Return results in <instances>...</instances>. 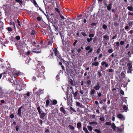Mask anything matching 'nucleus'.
Returning a JSON list of instances; mask_svg holds the SVG:
<instances>
[{"mask_svg":"<svg viewBox=\"0 0 133 133\" xmlns=\"http://www.w3.org/2000/svg\"><path fill=\"white\" fill-rule=\"evenodd\" d=\"M37 62L35 75L38 78L43 77V74L45 71V67L42 65V62L37 61Z\"/></svg>","mask_w":133,"mask_h":133,"instance_id":"f257e3e1","label":"nucleus"},{"mask_svg":"<svg viewBox=\"0 0 133 133\" xmlns=\"http://www.w3.org/2000/svg\"><path fill=\"white\" fill-rule=\"evenodd\" d=\"M54 51L55 52V54L56 56L60 60H63L64 61V60L62 58L59 52L58 51L56 48H54Z\"/></svg>","mask_w":133,"mask_h":133,"instance_id":"f03ea898","label":"nucleus"},{"mask_svg":"<svg viewBox=\"0 0 133 133\" xmlns=\"http://www.w3.org/2000/svg\"><path fill=\"white\" fill-rule=\"evenodd\" d=\"M132 64V62L128 63L127 64V66L128 67V69L129 70V72L130 73H131V71L132 70L131 69Z\"/></svg>","mask_w":133,"mask_h":133,"instance_id":"7ed1b4c3","label":"nucleus"},{"mask_svg":"<svg viewBox=\"0 0 133 133\" xmlns=\"http://www.w3.org/2000/svg\"><path fill=\"white\" fill-rule=\"evenodd\" d=\"M40 114L39 116L40 118L42 119H44L45 116L47 114L43 112L41 113V114Z\"/></svg>","mask_w":133,"mask_h":133,"instance_id":"20e7f679","label":"nucleus"},{"mask_svg":"<svg viewBox=\"0 0 133 133\" xmlns=\"http://www.w3.org/2000/svg\"><path fill=\"white\" fill-rule=\"evenodd\" d=\"M23 108V107L22 106H21L18 108V113L17 114L18 116L20 117H22V115L21 114V110Z\"/></svg>","mask_w":133,"mask_h":133,"instance_id":"39448f33","label":"nucleus"},{"mask_svg":"<svg viewBox=\"0 0 133 133\" xmlns=\"http://www.w3.org/2000/svg\"><path fill=\"white\" fill-rule=\"evenodd\" d=\"M117 117L122 120H125V118L123 115L121 114H119L117 115Z\"/></svg>","mask_w":133,"mask_h":133,"instance_id":"423d86ee","label":"nucleus"},{"mask_svg":"<svg viewBox=\"0 0 133 133\" xmlns=\"http://www.w3.org/2000/svg\"><path fill=\"white\" fill-rule=\"evenodd\" d=\"M101 88L100 86L99 85V83H97L96 85H95L94 87V89L95 90H98Z\"/></svg>","mask_w":133,"mask_h":133,"instance_id":"0eeeda50","label":"nucleus"},{"mask_svg":"<svg viewBox=\"0 0 133 133\" xmlns=\"http://www.w3.org/2000/svg\"><path fill=\"white\" fill-rule=\"evenodd\" d=\"M31 34L32 37H35L36 34V31L35 30H32L31 32Z\"/></svg>","mask_w":133,"mask_h":133,"instance_id":"6e6552de","label":"nucleus"},{"mask_svg":"<svg viewBox=\"0 0 133 133\" xmlns=\"http://www.w3.org/2000/svg\"><path fill=\"white\" fill-rule=\"evenodd\" d=\"M60 111L62 112L64 114H66V111L63 107H61L60 108Z\"/></svg>","mask_w":133,"mask_h":133,"instance_id":"1a4fd4ad","label":"nucleus"},{"mask_svg":"<svg viewBox=\"0 0 133 133\" xmlns=\"http://www.w3.org/2000/svg\"><path fill=\"white\" fill-rule=\"evenodd\" d=\"M101 64L102 65H105V66L106 68L108 66V64L104 61L102 62L101 63Z\"/></svg>","mask_w":133,"mask_h":133,"instance_id":"9d476101","label":"nucleus"},{"mask_svg":"<svg viewBox=\"0 0 133 133\" xmlns=\"http://www.w3.org/2000/svg\"><path fill=\"white\" fill-rule=\"evenodd\" d=\"M112 4L111 3H110L108 6H107V9L108 10L110 11V10L111 8Z\"/></svg>","mask_w":133,"mask_h":133,"instance_id":"9b49d317","label":"nucleus"},{"mask_svg":"<svg viewBox=\"0 0 133 133\" xmlns=\"http://www.w3.org/2000/svg\"><path fill=\"white\" fill-rule=\"evenodd\" d=\"M54 30L56 32V33H55V34L57 35L59 32V30H58V27H57L56 28L54 29Z\"/></svg>","mask_w":133,"mask_h":133,"instance_id":"f8f14e48","label":"nucleus"},{"mask_svg":"<svg viewBox=\"0 0 133 133\" xmlns=\"http://www.w3.org/2000/svg\"><path fill=\"white\" fill-rule=\"evenodd\" d=\"M48 3H46L44 4V5L46 11H47V10H48L49 8V5H48Z\"/></svg>","mask_w":133,"mask_h":133,"instance_id":"ddd939ff","label":"nucleus"},{"mask_svg":"<svg viewBox=\"0 0 133 133\" xmlns=\"http://www.w3.org/2000/svg\"><path fill=\"white\" fill-rule=\"evenodd\" d=\"M99 64V63L97 61L94 62L92 64V66H97Z\"/></svg>","mask_w":133,"mask_h":133,"instance_id":"4468645a","label":"nucleus"},{"mask_svg":"<svg viewBox=\"0 0 133 133\" xmlns=\"http://www.w3.org/2000/svg\"><path fill=\"white\" fill-rule=\"evenodd\" d=\"M72 93L74 95V98H75V97H76L78 93L76 91L74 92V91H73V92H72Z\"/></svg>","mask_w":133,"mask_h":133,"instance_id":"2eb2a0df","label":"nucleus"},{"mask_svg":"<svg viewBox=\"0 0 133 133\" xmlns=\"http://www.w3.org/2000/svg\"><path fill=\"white\" fill-rule=\"evenodd\" d=\"M123 109L125 112H127V110H128V108L125 105H124L123 107Z\"/></svg>","mask_w":133,"mask_h":133,"instance_id":"dca6fc26","label":"nucleus"},{"mask_svg":"<svg viewBox=\"0 0 133 133\" xmlns=\"http://www.w3.org/2000/svg\"><path fill=\"white\" fill-rule=\"evenodd\" d=\"M111 127L113 131H114L116 129V127L114 123H113L111 125Z\"/></svg>","mask_w":133,"mask_h":133,"instance_id":"f3484780","label":"nucleus"},{"mask_svg":"<svg viewBox=\"0 0 133 133\" xmlns=\"http://www.w3.org/2000/svg\"><path fill=\"white\" fill-rule=\"evenodd\" d=\"M89 124L90 125L92 124H95V125H97L98 124V123L96 121H93L91 122H90L89 123Z\"/></svg>","mask_w":133,"mask_h":133,"instance_id":"a211bd4d","label":"nucleus"},{"mask_svg":"<svg viewBox=\"0 0 133 133\" xmlns=\"http://www.w3.org/2000/svg\"><path fill=\"white\" fill-rule=\"evenodd\" d=\"M81 126V122H78L77 124V128L78 129H80Z\"/></svg>","mask_w":133,"mask_h":133,"instance_id":"6ab92c4d","label":"nucleus"},{"mask_svg":"<svg viewBox=\"0 0 133 133\" xmlns=\"http://www.w3.org/2000/svg\"><path fill=\"white\" fill-rule=\"evenodd\" d=\"M95 90L94 89H91L90 91L89 94H94L95 93Z\"/></svg>","mask_w":133,"mask_h":133,"instance_id":"aec40b11","label":"nucleus"},{"mask_svg":"<svg viewBox=\"0 0 133 133\" xmlns=\"http://www.w3.org/2000/svg\"><path fill=\"white\" fill-rule=\"evenodd\" d=\"M50 102L49 100L48 99L46 101V104L45 105V107H47L50 104Z\"/></svg>","mask_w":133,"mask_h":133,"instance_id":"412c9836","label":"nucleus"},{"mask_svg":"<svg viewBox=\"0 0 133 133\" xmlns=\"http://www.w3.org/2000/svg\"><path fill=\"white\" fill-rule=\"evenodd\" d=\"M83 130L85 131V133H89L86 128L83 127Z\"/></svg>","mask_w":133,"mask_h":133,"instance_id":"4be33fe9","label":"nucleus"},{"mask_svg":"<svg viewBox=\"0 0 133 133\" xmlns=\"http://www.w3.org/2000/svg\"><path fill=\"white\" fill-rule=\"evenodd\" d=\"M15 75L16 76H19L21 75V72L19 71H16L15 72Z\"/></svg>","mask_w":133,"mask_h":133,"instance_id":"5701e85b","label":"nucleus"},{"mask_svg":"<svg viewBox=\"0 0 133 133\" xmlns=\"http://www.w3.org/2000/svg\"><path fill=\"white\" fill-rule=\"evenodd\" d=\"M69 83L71 85H73V80L71 79H69Z\"/></svg>","mask_w":133,"mask_h":133,"instance_id":"b1692460","label":"nucleus"},{"mask_svg":"<svg viewBox=\"0 0 133 133\" xmlns=\"http://www.w3.org/2000/svg\"><path fill=\"white\" fill-rule=\"evenodd\" d=\"M37 109L38 110V112L39 114H41V108L39 106L38 107H37Z\"/></svg>","mask_w":133,"mask_h":133,"instance_id":"393cba45","label":"nucleus"},{"mask_svg":"<svg viewBox=\"0 0 133 133\" xmlns=\"http://www.w3.org/2000/svg\"><path fill=\"white\" fill-rule=\"evenodd\" d=\"M68 127L70 130H74L75 129L74 127L70 125H69L68 126Z\"/></svg>","mask_w":133,"mask_h":133,"instance_id":"a878e982","label":"nucleus"},{"mask_svg":"<svg viewBox=\"0 0 133 133\" xmlns=\"http://www.w3.org/2000/svg\"><path fill=\"white\" fill-rule=\"evenodd\" d=\"M121 75L122 78L125 77V75L123 71L122 72L121 74Z\"/></svg>","mask_w":133,"mask_h":133,"instance_id":"bb28decb","label":"nucleus"},{"mask_svg":"<svg viewBox=\"0 0 133 133\" xmlns=\"http://www.w3.org/2000/svg\"><path fill=\"white\" fill-rule=\"evenodd\" d=\"M18 3H19V4L21 5H22V4L23 3V2L22 0H15Z\"/></svg>","mask_w":133,"mask_h":133,"instance_id":"cd10ccee","label":"nucleus"},{"mask_svg":"<svg viewBox=\"0 0 133 133\" xmlns=\"http://www.w3.org/2000/svg\"><path fill=\"white\" fill-rule=\"evenodd\" d=\"M36 42L35 41H34L33 42H32L31 44H32L34 46L36 47V44H37V42L36 41Z\"/></svg>","mask_w":133,"mask_h":133,"instance_id":"c85d7f7f","label":"nucleus"},{"mask_svg":"<svg viewBox=\"0 0 133 133\" xmlns=\"http://www.w3.org/2000/svg\"><path fill=\"white\" fill-rule=\"evenodd\" d=\"M87 127L89 131H91L92 130L93 128L91 126H89L88 125L87 126Z\"/></svg>","mask_w":133,"mask_h":133,"instance_id":"c756f323","label":"nucleus"},{"mask_svg":"<svg viewBox=\"0 0 133 133\" xmlns=\"http://www.w3.org/2000/svg\"><path fill=\"white\" fill-rule=\"evenodd\" d=\"M59 33L61 38L62 39V40H63H63L64 39V36L62 35V33L60 32H59Z\"/></svg>","mask_w":133,"mask_h":133,"instance_id":"7c9ffc66","label":"nucleus"},{"mask_svg":"<svg viewBox=\"0 0 133 133\" xmlns=\"http://www.w3.org/2000/svg\"><path fill=\"white\" fill-rule=\"evenodd\" d=\"M33 3H34V5H35V6L36 7H37V6H38V5L37 4L36 2V1L35 0H33Z\"/></svg>","mask_w":133,"mask_h":133,"instance_id":"2f4dec72","label":"nucleus"},{"mask_svg":"<svg viewBox=\"0 0 133 133\" xmlns=\"http://www.w3.org/2000/svg\"><path fill=\"white\" fill-rule=\"evenodd\" d=\"M127 8L130 11H131L132 10L133 8L132 6H128L127 7Z\"/></svg>","mask_w":133,"mask_h":133,"instance_id":"473e14b6","label":"nucleus"},{"mask_svg":"<svg viewBox=\"0 0 133 133\" xmlns=\"http://www.w3.org/2000/svg\"><path fill=\"white\" fill-rule=\"evenodd\" d=\"M97 74L98 75V78H100L102 75V74H101V72L100 71H98Z\"/></svg>","mask_w":133,"mask_h":133,"instance_id":"72a5a7b5","label":"nucleus"},{"mask_svg":"<svg viewBox=\"0 0 133 133\" xmlns=\"http://www.w3.org/2000/svg\"><path fill=\"white\" fill-rule=\"evenodd\" d=\"M52 103L53 105H55L57 103V101L55 100H54L52 101Z\"/></svg>","mask_w":133,"mask_h":133,"instance_id":"f704fd0d","label":"nucleus"},{"mask_svg":"<svg viewBox=\"0 0 133 133\" xmlns=\"http://www.w3.org/2000/svg\"><path fill=\"white\" fill-rule=\"evenodd\" d=\"M91 81L90 80H88L87 82V84L89 86L91 83Z\"/></svg>","mask_w":133,"mask_h":133,"instance_id":"c9c22d12","label":"nucleus"},{"mask_svg":"<svg viewBox=\"0 0 133 133\" xmlns=\"http://www.w3.org/2000/svg\"><path fill=\"white\" fill-rule=\"evenodd\" d=\"M94 36V34H90L89 35V36L90 38H93Z\"/></svg>","mask_w":133,"mask_h":133,"instance_id":"e433bc0d","label":"nucleus"},{"mask_svg":"<svg viewBox=\"0 0 133 133\" xmlns=\"http://www.w3.org/2000/svg\"><path fill=\"white\" fill-rule=\"evenodd\" d=\"M94 131L97 133H101V131L98 129H95L94 130Z\"/></svg>","mask_w":133,"mask_h":133,"instance_id":"4c0bfd02","label":"nucleus"},{"mask_svg":"<svg viewBox=\"0 0 133 133\" xmlns=\"http://www.w3.org/2000/svg\"><path fill=\"white\" fill-rule=\"evenodd\" d=\"M103 38L107 40L109 39V36L108 35H104L103 36Z\"/></svg>","mask_w":133,"mask_h":133,"instance_id":"58836bf2","label":"nucleus"},{"mask_svg":"<svg viewBox=\"0 0 133 133\" xmlns=\"http://www.w3.org/2000/svg\"><path fill=\"white\" fill-rule=\"evenodd\" d=\"M97 94L98 97H101L102 95V94L101 92H97Z\"/></svg>","mask_w":133,"mask_h":133,"instance_id":"ea45409f","label":"nucleus"},{"mask_svg":"<svg viewBox=\"0 0 133 133\" xmlns=\"http://www.w3.org/2000/svg\"><path fill=\"white\" fill-rule=\"evenodd\" d=\"M69 92V90H68L66 92V95L67 96L66 98L67 99V100L68 101H69V98H68V95L69 94V93H68Z\"/></svg>","mask_w":133,"mask_h":133,"instance_id":"a19ab883","label":"nucleus"},{"mask_svg":"<svg viewBox=\"0 0 133 133\" xmlns=\"http://www.w3.org/2000/svg\"><path fill=\"white\" fill-rule=\"evenodd\" d=\"M91 48V46H87L85 48V49L86 50L88 51Z\"/></svg>","mask_w":133,"mask_h":133,"instance_id":"79ce46f5","label":"nucleus"},{"mask_svg":"<svg viewBox=\"0 0 133 133\" xmlns=\"http://www.w3.org/2000/svg\"><path fill=\"white\" fill-rule=\"evenodd\" d=\"M61 67H62V70H63L62 71L61 70H60V71L61 72H62V73L63 72V71H65V68L64 67V66H63V65H62V66H61Z\"/></svg>","mask_w":133,"mask_h":133,"instance_id":"37998d69","label":"nucleus"},{"mask_svg":"<svg viewBox=\"0 0 133 133\" xmlns=\"http://www.w3.org/2000/svg\"><path fill=\"white\" fill-rule=\"evenodd\" d=\"M6 73L5 72H4L3 73H2V75L3 76V77H5L6 76Z\"/></svg>","mask_w":133,"mask_h":133,"instance_id":"c03bdc74","label":"nucleus"},{"mask_svg":"<svg viewBox=\"0 0 133 133\" xmlns=\"http://www.w3.org/2000/svg\"><path fill=\"white\" fill-rule=\"evenodd\" d=\"M103 29L104 30H106L107 28V26L105 24H103Z\"/></svg>","mask_w":133,"mask_h":133,"instance_id":"a18cd8bd","label":"nucleus"},{"mask_svg":"<svg viewBox=\"0 0 133 133\" xmlns=\"http://www.w3.org/2000/svg\"><path fill=\"white\" fill-rule=\"evenodd\" d=\"M114 50L112 49H110L108 50V52L109 53H111L113 52Z\"/></svg>","mask_w":133,"mask_h":133,"instance_id":"49530a36","label":"nucleus"},{"mask_svg":"<svg viewBox=\"0 0 133 133\" xmlns=\"http://www.w3.org/2000/svg\"><path fill=\"white\" fill-rule=\"evenodd\" d=\"M77 42V40L76 39L75 40V42L73 43V46L74 47L76 46V44Z\"/></svg>","mask_w":133,"mask_h":133,"instance_id":"de8ad7c7","label":"nucleus"},{"mask_svg":"<svg viewBox=\"0 0 133 133\" xmlns=\"http://www.w3.org/2000/svg\"><path fill=\"white\" fill-rule=\"evenodd\" d=\"M7 28V29L9 31H11H11H12L13 30L10 27H8Z\"/></svg>","mask_w":133,"mask_h":133,"instance_id":"09e8293b","label":"nucleus"},{"mask_svg":"<svg viewBox=\"0 0 133 133\" xmlns=\"http://www.w3.org/2000/svg\"><path fill=\"white\" fill-rule=\"evenodd\" d=\"M20 37L19 36H16L15 37V39L17 40H19L20 39Z\"/></svg>","mask_w":133,"mask_h":133,"instance_id":"8fccbe9b","label":"nucleus"},{"mask_svg":"<svg viewBox=\"0 0 133 133\" xmlns=\"http://www.w3.org/2000/svg\"><path fill=\"white\" fill-rule=\"evenodd\" d=\"M4 93L0 92V98H2L3 97Z\"/></svg>","mask_w":133,"mask_h":133,"instance_id":"3c124183","label":"nucleus"},{"mask_svg":"<svg viewBox=\"0 0 133 133\" xmlns=\"http://www.w3.org/2000/svg\"><path fill=\"white\" fill-rule=\"evenodd\" d=\"M81 34L83 36H87V35L86 34L85 32H81Z\"/></svg>","mask_w":133,"mask_h":133,"instance_id":"603ef678","label":"nucleus"},{"mask_svg":"<svg viewBox=\"0 0 133 133\" xmlns=\"http://www.w3.org/2000/svg\"><path fill=\"white\" fill-rule=\"evenodd\" d=\"M133 24V22L131 21H130L128 23V25L130 26H132Z\"/></svg>","mask_w":133,"mask_h":133,"instance_id":"864d4df0","label":"nucleus"},{"mask_svg":"<svg viewBox=\"0 0 133 133\" xmlns=\"http://www.w3.org/2000/svg\"><path fill=\"white\" fill-rule=\"evenodd\" d=\"M100 120L102 122H103L105 120L104 118L103 117H101L100 118Z\"/></svg>","mask_w":133,"mask_h":133,"instance_id":"5fc2aeb1","label":"nucleus"},{"mask_svg":"<svg viewBox=\"0 0 133 133\" xmlns=\"http://www.w3.org/2000/svg\"><path fill=\"white\" fill-rule=\"evenodd\" d=\"M111 123L110 122H107L105 123V124L106 125H111Z\"/></svg>","mask_w":133,"mask_h":133,"instance_id":"6e6d98bb","label":"nucleus"},{"mask_svg":"<svg viewBox=\"0 0 133 133\" xmlns=\"http://www.w3.org/2000/svg\"><path fill=\"white\" fill-rule=\"evenodd\" d=\"M70 109L71 110L73 111L74 112H76V111L72 107H70Z\"/></svg>","mask_w":133,"mask_h":133,"instance_id":"4d7b16f0","label":"nucleus"},{"mask_svg":"<svg viewBox=\"0 0 133 133\" xmlns=\"http://www.w3.org/2000/svg\"><path fill=\"white\" fill-rule=\"evenodd\" d=\"M52 23L53 26L57 25V23L55 22L54 21L53 22H52Z\"/></svg>","mask_w":133,"mask_h":133,"instance_id":"13d9d810","label":"nucleus"},{"mask_svg":"<svg viewBox=\"0 0 133 133\" xmlns=\"http://www.w3.org/2000/svg\"><path fill=\"white\" fill-rule=\"evenodd\" d=\"M90 96L91 97L92 99H93L94 98V94H89Z\"/></svg>","mask_w":133,"mask_h":133,"instance_id":"bf43d9fd","label":"nucleus"},{"mask_svg":"<svg viewBox=\"0 0 133 133\" xmlns=\"http://www.w3.org/2000/svg\"><path fill=\"white\" fill-rule=\"evenodd\" d=\"M14 117V116L13 114H12L10 115V117L11 119L13 118Z\"/></svg>","mask_w":133,"mask_h":133,"instance_id":"052dcab7","label":"nucleus"},{"mask_svg":"<svg viewBox=\"0 0 133 133\" xmlns=\"http://www.w3.org/2000/svg\"><path fill=\"white\" fill-rule=\"evenodd\" d=\"M120 92L121 94L122 95H124V91L122 90H120Z\"/></svg>","mask_w":133,"mask_h":133,"instance_id":"680f3d73","label":"nucleus"},{"mask_svg":"<svg viewBox=\"0 0 133 133\" xmlns=\"http://www.w3.org/2000/svg\"><path fill=\"white\" fill-rule=\"evenodd\" d=\"M103 56V55L102 54H100L98 56V57L100 58H102Z\"/></svg>","mask_w":133,"mask_h":133,"instance_id":"e2e57ef3","label":"nucleus"},{"mask_svg":"<svg viewBox=\"0 0 133 133\" xmlns=\"http://www.w3.org/2000/svg\"><path fill=\"white\" fill-rule=\"evenodd\" d=\"M79 92L82 95L84 93V91L83 90H82L81 89L80 90Z\"/></svg>","mask_w":133,"mask_h":133,"instance_id":"0e129e2a","label":"nucleus"},{"mask_svg":"<svg viewBox=\"0 0 133 133\" xmlns=\"http://www.w3.org/2000/svg\"><path fill=\"white\" fill-rule=\"evenodd\" d=\"M97 25V23H92L91 24V26H95Z\"/></svg>","mask_w":133,"mask_h":133,"instance_id":"69168bd1","label":"nucleus"},{"mask_svg":"<svg viewBox=\"0 0 133 133\" xmlns=\"http://www.w3.org/2000/svg\"><path fill=\"white\" fill-rule=\"evenodd\" d=\"M89 51L88 52V53H90L91 52L93 51V50L91 48L89 50Z\"/></svg>","mask_w":133,"mask_h":133,"instance_id":"338daca9","label":"nucleus"},{"mask_svg":"<svg viewBox=\"0 0 133 133\" xmlns=\"http://www.w3.org/2000/svg\"><path fill=\"white\" fill-rule=\"evenodd\" d=\"M89 51L88 52V53H90L91 52L93 51V50L91 48L89 50Z\"/></svg>","mask_w":133,"mask_h":133,"instance_id":"774afa93","label":"nucleus"}]
</instances>
